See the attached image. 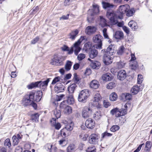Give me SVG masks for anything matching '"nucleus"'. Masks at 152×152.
Returning a JSON list of instances; mask_svg holds the SVG:
<instances>
[{"label": "nucleus", "mask_w": 152, "mask_h": 152, "mask_svg": "<svg viewBox=\"0 0 152 152\" xmlns=\"http://www.w3.org/2000/svg\"><path fill=\"white\" fill-rule=\"evenodd\" d=\"M50 78H48L46 80L44 81H37L34 83H32L27 86L29 89H32L35 87L42 88H45L48 86V83L50 81Z\"/></svg>", "instance_id": "1"}, {"label": "nucleus", "mask_w": 152, "mask_h": 152, "mask_svg": "<svg viewBox=\"0 0 152 152\" xmlns=\"http://www.w3.org/2000/svg\"><path fill=\"white\" fill-rule=\"evenodd\" d=\"M106 16L110 20L111 23L113 25L116 24L118 22V18L121 19L119 16H117L114 12L112 10H109L107 11Z\"/></svg>", "instance_id": "2"}, {"label": "nucleus", "mask_w": 152, "mask_h": 152, "mask_svg": "<svg viewBox=\"0 0 152 152\" xmlns=\"http://www.w3.org/2000/svg\"><path fill=\"white\" fill-rule=\"evenodd\" d=\"M89 95V91L88 90L84 89L82 90L79 94L78 97V101L83 103L85 102Z\"/></svg>", "instance_id": "3"}, {"label": "nucleus", "mask_w": 152, "mask_h": 152, "mask_svg": "<svg viewBox=\"0 0 152 152\" xmlns=\"http://www.w3.org/2000/svg\"><path fill=\"white\" fill-rule=\"evenodd\" d=\"M102 37L99 34H97L93 37V40L94 42L98 44L94 46L96 48L99 49L102 48Z\"/></svg>", "instance_id": "4"}, {"label": "nucleus", "mask_w": 152, "mask_h": 152, "mask_svg": "<svg viewBox=\"0 0 152 152\" xmlns=\"http://www.w3.org/2000/svg\"><path fill=\"white\" fill-rule=\"evenodd\" d=\"M99 138V137L98 134H92L89 136V142L92 144H96L97 143Z\"/></svg>", "instance_id": "5"}, {"label": "nucleus", "mask_w": 152, "mask_h": 152, "mask_svg": "<svg viewBox=\"0 0 152 152\" xmlns=\"http://www.w3.org/2000/svg\"><path fill=\"white\" fill-rule=\"evenodd\" d=\"M116 50L115 49L114 45H110L106 49H104L102 50V53H105L112 55L115 53Z\"/></svg>", "instance_id": "6"}, {"label": "nucleus", "mask_w": 152, "mask_h": 152, "mask_svg": "<svg viewBox=\"0 0 152 152\" xmlns=\"http://www.w3.org/2000/svg\"><path fill=\"white\" fill-rule=\"evenodd\" d=\"M104 54L103 60L104 63L106 65H109L113 62V58L109 54L103 53Z\"/></svg>", "instance_id": "7"}, {"label": "nucleus", "mask_w": 152, "mask_h": 152, "mask_svg": "<svg viewBox=\"0 0 152 152\" xmlns=\"http://www.w3.org/2000/svg\"><path fill=\"white\" fill-rule=\"evenodd\" d=\"M92 112V110L90 107H85L83 110L82 116L84 118H86L89 117Z\"/></svg>", "instance_id": "8"}, {"label": "nucleus", "mask_w": 152, "mask_h": 152, "mask_svg": "<svg viewBox=\"0 0 152 152\" xmlns=\"http://www.w3.org/2000/svg\"><path fill=\"white\" fill-rule=\"evenodd\" d=\"M129 9L130 7L127 4L121 5L119 7L118 12L122 15L126 13L127 10Z\"/></svg>", "instance_id": "9"}, {"label": "nucleus", "mask_w": 152, "mask_h": 152, "mask_svg": "<svg viewBox=\"0 0 152 152\" xmlns=\"http://www.w3.org/2000/svg\"><path fill=\"white\" fill-rule=\"evenodd\" d=\"M96 28L94 26H89L85 29V33L88 35L93 34L96 31Z\"/></svg>", "instance_id": "10"}, {"label": "nucleus", "mask_w": 152, "mask_h": 152, "mask_svg": "<svg viewBox=\"0 0 152 152\" xmlns=\"http://www.w3.org/2000/svg\"><path fill=\"white\" fill-rule=\"evenodd\" d=\"M131 103L129 102H127L123 107L121 110V113H119L121 115H124L127 113V110L128 108H130L131 106Z\"/></svg>", "instance_id": "11"}, {"label": "nucleus", "mask_w": 152, "mask_h": 152, "mask_svg": "<svg viewBox=\"0 0 152 152\" xmlns=\"http://www.w3.org/2000/svg\"><path fill=\"white\" fill-rule=\"evenodd\" d=\"M126 76V71L123 70H120L118 72L117 78L120 80H124Z\"/></svg>", "instance_id": "12"}, {"label": "nucleus", "mask_w": 152, "mask_h": 152, "mask_svg": "<svg viewBox=\"0 0 152 152\" xmlns=\"http://www.w3.org/2000/svg\"><path fill=\"white\" fill-rule=\"evenodd\" d=\"M95 46H92L89 52V57L91 58H94L96 57L98 54V51L95 49Z\"/></svg>", "instance_id": "13"}, {"label": "nucleus", "mask_w": 152, "mask_h": 152, "mask_svg": "<svg viewBox=\"0 0 152 152\" xmlns=\"http://www.w3.org/2000/svg\"><path fill=\"white\" fill-rule=\"evenodd\" d=\"M95 122L91 118L87 119L85 122L86 127L89 129H93L94 127Z\"/></svg>", "instance_id": "14"}, {"label": "nucleus", "mask_w": 152, "mask_h": 152, "mask_svg": "<svg viewBox=\"0 0 152 152\" xmlns=\"http://www.w3.org/2000/svg\"><path fill=\"white\" fill-rule=\"evenodd\" d=\"M88 60L91 61L90 66L92 68L96 69H99L100 65V63L99 62L92 60L89 58H88Z\"/></svg>", "instance_id": "15"}, {"label": "nucleus", "mask_w": 152, "mask_h": 152, "mask_svg": "<svg viewBox=\"0 0 152 152\" xmlns=\"http://www.w3.org/2000/svg\"><path fill=\"white\" fill-rule=\"evenodd\" d=\"M101 99V97L100 94L99 92H97L94 97L93 102L94 105H95L96 106L97 105L99 104V101Z\"/></svg>", "instance_id": "16"}, {"label": "nucleus", "mask_w": 152, "mask_h": 152, "mask_svg": "<svg viewBox=\"0 0 152 152\" xmlns=\"http://www.w3.org/2000/svg\"><path fill=\"white\" fill-rule=\"evenodd\" d=\"M54 115L56 118H53L50 120V123L53 126H54L56 129H57V123H56V118H57V111H53Z\"/></svg>", "instance_id": "17"}, {"label": "nucleus", "mask_w": 152, "mask_h": 152, "mask_svg": "<svg viewBox=\"0 0 152 152\" xmlns=\"http://www.w3.org/2000/svg\"><path fill=\"white\" fill-rule=\"evenodd\" d=\"M80 43L81 42L79 40L74 44V53L76 55H77L80 50V48L79 47Z\"/></svg>", "instance_id": "18"}, {"label": "nucleus", "mask_w": 152, "mask_h": 152, "mask_svg": "<svg viewBox=\"0 0 152 152\" xmlns=\"http://www.w3.org/2000/svg\"><path fill=\"white\" fill-rule=\"evenodd\" d=\"M113 77L112 75L108 73L104 74L102 77V80L106 82L111 80L113 79Z\"/></svg>", "instance_id": "19"}, {"label": "nucleus", "mask_w": 152, "mask_h": 152, "mask_svg": "<svg viewBox=\"0 0 152 152\" xmlns=\"http://www.w3.org/2000/svg\"><path fill=\"white\" fill-rule=\"evenodd\" d=\"M102 4L103 8L107 10L108 11L109 10H111V9L114 6L113 4L105 1H103Z\"/></svg>", "instance_id": "20"}, {"label": "nucleus", "mask_w": 152, "mask_h": 152, "mask_svg": "<svg viewBox=\"0 0 152 152\" xmlns=\"http://www.w3.org/2000/svg\"><path fill=\"white\" fill-rule=\"evenodd\" d=\"M90 86L91 88L96 89L99 86V83L96 80H94L90 83Z\"/></svg>", "instance_id": "21"}, {"label": "nucleus", "mask_w": 152, "mask_h": 152, "mask_svg": "<svg viewBox=\"0 0 152 152\" xmlns=\"http://www.w3.org/2000/svg\"><path fill=\"white\" fill-rule=\"evenodd\" d=\"M66 102L69 105L73 104L75 102L74 99L72 94H69L67 96V100Z\"/></svg>", "instance_id": "22"}, {"label": "nucleus", "mask_w": 152, "mask_h": 152, "mask_svg": "<svg viewBox=\"0 0 152 152\" xmlns=\"http://www.w3.org/2000/svg\"><path fill=\"white\" fill-rule=\"evenodd\" d=\"M65 124H67V125H66L65 128V129L67 131H70L72 130L73 129L74 126V123L70 121L68 123L66 121H65Z\"/></svg>", "instance_id": "23"}, {"label": "nucleus", "mask_w": 152, "mask_h": 152, "mask_svg": "<svg viewBox=\"0 0 152 152\" xmlns=\"http://www.w3.org/2000/svg\"><path fill=\"white\" fill-rule=\"evenodd\" d=\"M42 96V92L41 91H37L36 93L35 101L39 102L41 100Z\"/></svg>", "instance_id": "24"}, {"label": "nucleus", "mask_w": 152, "mask_h": 152, "mask_svg": "<svg viewBox=\"0 0 152 152\" xmlns=\"http://www.w3.org/2000/svg\"><path fill=\"white\" fill-rule=\"evenodd\" d=\"M121 110L117 108L112 109L110 111L112 115H114L115 114L116 115V116L117 117H120L122 116V115H120V113H121Z\"/></svg>", "instance_id": "25"}, {"label": "nucleus", "mask_w": 152, "mask_h": 152, "mask_svg": "<svg viewBox=\"0 0 152 152\" xmlns=\"http://www.w3.org/2000/svg\"><path fill=\"white\" fill-rule=\"evenodd\" d=\"M79 33V31L77 29L72 31L69 33V36L70 39L74 40Z\"/></svg>", "instance_id": "26"}, {"label": "nucleus", "mask_w": 152, "mask_h": 152, "mask_svg": "<svg viewBox=\"0 0 152 152\" xmlns=\"http://www.w3.org/2000/svg\"><path fill=\"white\" fill-rule=\"evenodd\" d=\"M93 10H89L88 12V13H90V12L93 14V15H95L98 13L99 12V10L98 6L96 5H93Z\"/></svg>", "instance_id": "27"}, {"label": "nucleus", "mask_w": 152, "mask_h": 152, "mask_svg": "<svg viewBox=\"0 0 152 152\" xmlns=\"http://www.w3.org/2000/svg\"><path fill=\"white\" fill-rule=\"evenodd\" d=\"M51 102L52 105L56 107V110L54 111H57L56 110L57 106V95H56L54 96H52L51 98Z\"/></svg>", "instance_id": "28"}, {"label": "nucleus", "mask_w": 152, "mask_h": 152, "mask_svg": "<svg viewBox=\"0 0 152 152\" xmlns=\"http://www.w3.org/2000/svg\"><path fill=\"white\" fill-rule=\"evenodd\" d=\"M28 97V95H26L23 99V102L25 106L29 105L31 102Z\"/></svg>", "instance_id": "29"}, {"label": "nucleus", "mask_w": 152, "mask_h": 152, "mask_svg": "<svg viewBox=\"0 0 152 152\" xmlns=\"http://www.w3.org/2000/svg\"><path fill=\"white\" fill-rule=\"evenodd\" d=\"M92 46V43L91 42H88L86 43L84 45L83 49L86 52L89 51L91 49Z\"/></svg>", "instance_id": "30"}, {"label": "nucleus", "mask_w": 152, "mask_h": 152, "mask_svg": "<svg viewBox=\"0 0 152 152\" xmlns=\"http://www.w3.org/2000/svg\"><path fill=\"white\" fill-rule=\"evenodd\" d=\"M128 25L132 29L135 30L138 28L137 24L134 21H130L128 23Z\"/></svg>", "instance_id": "31"}, {"label": "nucleus", "mask_w": 152, "mask_h": 152, "mask_svg": "<svg viewBox=\"0 0 152 152\" xmlns=\"http://www.w3.org/2000/svg\"><path fill=\"white\" fill-rule=\"evenodd\" d=\"M115 38L117 39H121L124 37V34L122 32L117 31L116 32L115 34Z\"/></svg>", "instance_id": "32"}, {"label": "nucleus", "mask_w": 152, "mask_h": 152, "mask_svg": "<svg viewBox=\"0 0 152 152\" xmlns=\"http://www.w3.org/2000/svg\"><path fill=\"white\" fill-rule=\"evenodd\" d=\"M66 57L64 56H61L58 57V66L62 65Z\"/></svg>", "instance_id": "33"}, {"label": "nucleus", "mask_w": 152, "mask_h": 152, "mask_svg": "<svg viewBox=\"0 0 152 152\" xmlns=\"http://www.w3.org/2000/svg\"><path fill=\"white\" fill-rule=\"evenodd\" d=\"M140 88L137 86H134L131 90V92L133 94H137L140 91Z\"/></svg>", "instance_id": "34"}, {"label": "nucleus", "mask_w": 152, "mask_h": 152, "mask_svg": "<svg viewBox=\"0 0 152 152\" xmlns=\"http://www.w3.org/2000/svg\"><path fill=\"white\" fill-rule=\"evenodd\" d=\"M76 86V85L75 83L72 84L69 86L68 88L69 93L71 94L73 93Z\"/></svg>", "instance_id": "35"}, {"label": "nucleus", "mask_w": 152, "mask_h": 152, "mask_svg": "<svg viewBox=\"0 0 152 152\" xmlns=\"http://www.w3.org/2000/svg\"><path fill=\"white\" fill-rule=\"evenodd\" d=\"M145 150L146 151H149L151 150L152 147V143L151 141H148L145 143Z\"/></svg>", "instance_id": "36"}, {"label": "nucleus", "mask_w": 152, "mask_h": 152, "mask_svg": "<svg viewBox=\"0 0 152 152\" xmlns=\"http://www.w3.org/2000/svg\"><path fill=\"white\" fill-rule=\"evenodd\" d=\"M100 24L102 27H104L107 25L106 23V20L102 16H100Z\"/></svg>", "instance_id": "37"}, {"label": "nucleus", "mask_w": 152, "mask_h": 152, "mask_svg": "<svg viewBox=\"0 0 152 152\" xmlns=\"http://www.w3.org/2000/svg\"><path fill=\"white\" fill-rule=\"evenodd\" d=\"M72 62L69 61H67L65 65V69L67 71H69L71 68Z\"/></svg>", "instance_id": "38"}, {"label": "nucleus", "mask_w": 152, "mask_h": 152, "mask_svg": "<svg viewBox=\"0 0 152 152\" xmlns=\"http://www.w3.org/2000/svg\"><path fill=\"white\" fill-rule=\"evenodd\" d=\"M58 93L63 92L65 87L60 83H58Z\"/></svg>", "instance_id": "39"}, {"label": "nucleus", "mask_w": 152, "mask_h": 152, "mask_svg": "<svg viewBox=\"0 0 152 152\" xmlns=\"http://www.w3.org/2000/svg\"><path fill=\"white\" fill-rule=\"evenodd\" d=\"M117 98V94L114 92L112 93L110 96V99L112 101H115Z\"/></svg>", "instance_id": "40"}, {"label": "nucleus", "mask_w": 152, "mask_h": 152, "mask_svg": "<svg viewBox=\"0 0 152 152\" xmlns=\"http://www.w3.org/2000/svg\"><path fill=\"white\" fill-rule=\"evenodd\" d=\"M125 51V48L123 46H121L118 50L117 54L119 55H122Z\"/></svg>", "instance_id": "41"}, {"label": "nucleus", "mask_w": 152, "mask_h": 152, "mask_svg": "<svg viewBox=\"0 0 152 152\" xmlns=\"http://www.w3.org/2000/svg\"><path fill=\"white\" fill-rule=\"evenodd\" d=\"M94 15L91 12L88 13V16L87 17V20L88 22L91 23L94 20V18L93 17Z\"/></svg>", "instance_id": "42"}, {"label": "nucleus", "mask_w": 152, "mask_h": 152, "mask_svg": "<svg viewBox=\"0 0 152 152\" xmlns=\"http://www.w3.org/2000/svg\"><path fill=\"white\" fill-rule=\"evenodd\" d=\"M39 115L38 113H36L33 114L31 116L32 120L36 122L38 121Z\"/></svg>", "instance_id": "43"}, {"label": "nucleus", "mask_w": 152, "mask_h": 152, "mask_svg": "<svg viewBox=\"0 0 152 152\" xmlns=\"http://www.w3.org/2000/svg\"><path fill=\"white\" fill-rule=\"evenodd\" d=\"M35 93L33 92H30L29 94L28 95V96L31 102H34L35 101V98H34Z\"/></svg>", "instance_id": "44"}, {"label": "nucleus", "mask_w": 152, "mask_h": 152, "mask_svg": "<svg viewBox=\"0 0 152 152\" xmlns=\"http://www.w3.org/2000/svg\"><path fill=\"white\" fill-rule=\"evenodd\" d=\"M122 96L124 97L126 100H130L132 99V96L129 93H125L122 94Z\"/></svg>", "instance_id": "45"}, {"label": "nucleus", "mask_w": 152, "mask_h": 152, "mask_svg": "<svg viewBox=\"0 0 152 152\" xmlns=\"http://www.w3.org/2000/svg\"><path fill=\"white\" fill-rule=\"evenodd\" d=\"M96 149L94 145L89 147L86 150V152H96Z\"/></svg>", "instance_id": "46"}, {"label": "nucleus", "mask_w": 152, "mask_h": 152, "mask_svg": "<svg viewBox=\"0 0 152 152\" xmlns=\"http://www.w3.org/2000/svg\"><path fill=\"white\" fill-rule=\"evenodd\" d=\"M126 15L128 17H130L133 15L134 13V10L133 9H129L127 10L126 12Z\"/></svg>", "instance_id": "47"}, {"label": "nucleus", "mask_w": 152, "mask_h": 152, "mask_svg": "<svg viewBox=\"0 0 152 152\" xmlns=\"http://www.w3.org/2000/svg\"><path fill=\"white\" fill-rule=\"evenodd\" d=\"M101 116L100 111H99L96 112L94 114L93 118L96 120L99 119Z\"/></svg>", "instance_id": "48"}, {"label": "nucleus", "mask_w": 152, "mask_h": 152, "mask_svg": "<svg viewBox=\"0 0 152 152\" xmlns=\"http://www.w3.org/2000/svg\"><path fill=\"white\" fill-rule=\"evenodd\" d=\"M4 145L6 147H8V148H10L11 146V143L10 140L9 138H7L5 141Z\"/></svg>", "instance_id": "49"}, {"label": "nucleus", "mask_w": 152, "mask_h": 152, "mask_svg": "<svg viewBox=\"0 0 152 152\" xmlns=\"http://www.w3.org/2000/svg\"><path fill=\"white\" fill-rule=\"evenodd\" d=\"M12 139L13 140V145L14 146L17 145L19 142L20 140L18 138H16L15 136L14 135L12 137Z\"/></svg>", "instance_id": "50"}, {"label": "nucleus", "mask_w": 152, "mask_h": 152, "mask_svg": "<svg viewBox=\"0 0 152 152\" xmlns=\"http://www.w3.org/2000/svg\"><path fill=\"white\" fill-rule=\"evenodd\" d=\"M57 56L56 55L54 56L53 57L52 59L50 64L52 65H56L57 62Z\"/></svg>", "instance_id": "51"}, {"label": "nucleus", "mask_w": 152, "mask_h": 152, "mask_svg": "<svg viewBox=\"0 0 152 152\" xmlns=\"http://www.w3.org/2000/svg\"><path fill=\"white\" fill-rule=\"evenodd\" d=\"M115 86V83L114 82H110L107 85L106 87L108 89H112Z\"/></svg>", "instance_id": "52"}, {"label": "nucleus", "mask_w": 152, "mask_h": 152, "mask_svg": "<svg viewBox=\"0 0 152 152\" xmlns=\"http://www.w3.org/2000/svg\"><path fill=\"white\" fill-rule=\"evenodd\" d=\"M64 111L66 113H70L72 112V109L70 106H67L64 110Z\"/></svg>", "instance_id": "53"}, {"label": "nucleus", "mask_w": 152, "mask_h": 152, "mask_svg": "<svg viewBox=\"0 0 152 152\" xmlns=\"http://www.w3.org/2000/svg\"><path fill=\"white\" fill-rule=\"evenodd\" d=\"M120 129L119 126L117 125L113 126L110 128V131L113 132H115Z\"/></svg>", "instance_id": "54"}, {"label": "nucleus", "mask_w": 152, "mask_h": 152, "mask_svg": "<svg viewBox=\"0 0 152 152\" xmlns=\"http://www.w3.org/2000/svg\"><path fill=\"white\" fill-rule=\"evenodd\" d=\"M52 145L48 143L46 144L45 146V147L46 150L47 151H49L50 152H51V151H52L53 149H51L52 148Z\"/></svg>", "instance_id": "55"}, {"label": "nucleus", "mask_w": 152, "mask_h": 152, "mask_svg": "<svg viewBox=\"0 0 152 152\" xmlns=\"http://www.w3.org/2000/svg\"><path fill=\"white\" fill-rule=\"evenodd\" d=\"M66 101H64L61 102L60 104L59 108L61 110L62 109H64V110L67 106L65 104Z\"/></svg>", "instance_id": "56"}, {"label": "nucleus", "mask_w": 152, "mask_h": 152, "mask_svg": "<svg viewBox=\"0 0 152 152\" xmlns=\"http://www.w3.org/2000/svg\"><path fill=\"white\" fill-rule=\"evenodd\" d=\"M125 65V63L123 62L120 61L117 63L116 66L118 68H121Z\"/></svg>", "instance_id": "57"}, {"label": "nucleus", "mask_w": 152, "mask_h": 152, "mask_svg": "<svg viewBox=\"0 0 152 152\" xmlns=\"http://www.w3.org/2000/svg\"><path fill=\"white\" fill-rule=\"evenodd\" d=\"M143 80L142 76L141 75H139L138 76L137 83L139 84H141Z\"/></svg>", "instance_id": "58"}, {"label": "nucleus", "mask_w": 152, "mask_h": 152, "mask_svg": "<svg viewBox=\"0 0 152 152\" xmlns=\"http://www.w3.org/2000/svg\"><path fill=\"white\" fill-rule=\"evenodd\" d=\"M107 29L106 28H104L103 30V34L104 37L106 39H109L108 36V35L107 32Z\"/></svg>", "instance_id": "59"}, {"label": "nucleus", "mask_w": 152, "mask_h": 152, "mask_svg": "<svg viewBox=\"0 0 152 152\" xmlns=\"http://www.w3.org/2000/svg\"><path fill=\"white\" fill-rule=\"evenodd\" d=\"M112 134L111 133H107V132H105L104 133L102 134V138L103 139L106 137H109L111 136H112Z\"/></svg>", "instance_id": "60"}, {"label": "nucleus", "mask_w": 152, "mask_h": 152, "mask_svg": "<svg viewBox=\"0 0 152 152\" xmlns=\"http://www.w3.org/2000/svg\"><path fill=\"white\" fill-rule=\"evenodd\" d=\"M74 151V146L73 145H69L67 148V152H73Z\"/></svg>", "instance_id": "61"}, {"label": "nucleus", "mask_w": 152, "mask_h": 152, "mask_svg": "<svg viewBox=\"0 0 152 152\" xmlns=\"http://www.w3.org/2000/svg\"><path fill=\"white\" fill-rule=\"evenodd\" d=\"M86 57L85 55L83 53L80 54L77 56V59L79 61L83 59Z\"/></svg>", "instance_id": "62"}, {"label": "nucleus", "mask_w": 152, "mask_h": 152, "mask_svg": "<svg viewBox=\"0 0 152 152\" xmlns=\"http://www.w3.org/2000/svg\"><path fill=\"white\" fill-rule=\"evenodd\" d=\"M66 130L65 128H64L61 129L60 132V135L63 137H65L66 136V133L65 130Z\"/></svg>", "instance_id": "63"}, {"label": "nucleus", "mask_w": 152, "mask_h": 152, "mask_svg": "<svg viewBox=\"0 0 152 152\" xmlns=\"http://www.w3.org/2000/svg\"><path fill=\"white\" fill-rule=\"evenodd\" d=\"M71 76L72 75L71 73H68L66 74L64 76V80H66L70 79L71 78Z\"/></svg>", "instance_id": "64"}]
</instances>
